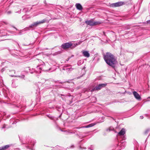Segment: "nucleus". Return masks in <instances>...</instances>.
I'll return each instance as SVG.
<instances>
[{
  "label": "nucleus",
  "mask_w": 150,
  "mask_h": 150,
  "mask_svg": "<svg viewBox=\"0 0 150 150\" xmlns=\"http://www.w3.org/2000/svg\"><path fill=\"white\" fill-rule=\"evenodd\" d=\"M147 23L149 24H150V20L148 21H147Z\"/></svg>",
  "instance_id": "obj_15"
},
{
  "label": "nucleus",
  "mask_w": 150,
  "mask_h": 150,
  "mask_svg": "<svg viewBox=\"0 0 150 150\" xmlns=\"http://www.w3.org/2000/svg\"><path fill=\"white\" fill-rule=\"evenodd\" d=\"M75 6L76 8L79 10H81L83 9L82 6L79 3L76 4Z\"/></svg>",
  "instance_id": "obj_6"
},
{
  "label": "nucleus",
  "mask_w": 150,
  "mask_h": 150,
  "mask_svg": "<svg viewBox=\"0 0 150 150\" xmlns=\"http://www.w3.org/2000/svg\"><path fill=\"white\" fill-rule=\"evenodd\" d=\"M124 4H125V3L124 2L120 1L111 4L110 5V6L112 7H116L122 6Z\"/></svg>",
  "instance_id": "obj_3"
},
{
  "label": "nucleus",
  "mask_w": 150,
  "mask_h": 150,
  "mask_svg": "<svg viewBox=\"0 0 150 150\" xmlns=\"http://www.w3.org/2000/svg\"><path fill=\"white\" fill-rule=\"evenodd\" d=\"M103 34H104V35H105V32H103Z\"/></svg>",
  "instance_id": "obj_16"
},
{
  "label": "nucleus",
  "mask_w": 150,
  "mask_h": 150,
  "mask_svg": "<svg viewBox=\"0 0 150 150\" xmlns=\"http://www.w3.org/2000/svg\"><path fill=\"white\" fill-rule=\"evenodd\" d=\"M9 147L8 145H6L0 148V150H5L7 149Z\"/></svg>",
  "instance_id": "obj_11"
},
{
  "label": "nucleus",
  "mask_w": 150,
  "mask_h": 150,
  "mask_svg": "<svg viewBox=\"0 0 150 150\" xmlns=\"http://www.w3.org/2000/svg\"><path fill=\"white\" fill-rule=\"evenodd\" d=\"M82 53L83 54V56L88 57H90V54L88 53V51H83L82 52Z\"/></svg>",
  "instance_id": "obj_7"
},
{
  "label": "nucleus",
  "mask_w": 150,
  "mask_h": 150,
  "mask_svg": "<svg viewBox=\"0 0 150 150\" xmlns=\"http://www.w3.org/2000/svg\"><path fill=\"white\" fill-rule=\"evenodd\" d=\"M125 134V129L122 128L121 131L118 133V134L120 136L123 135Z\"/></svg>",
  "instance_id": "obj_8"
},
{
  "label": "nucleus",
  "mask_w": 150,
  "mask_h": 150,
  "mask_svg": "<svg viewBox=\"0 0 150 150\" xmlns=\"http://www.w3.org/2000/svg\"><path fill=\"white\" fill-rule=\"evenodd\" d=\"M133 94L135 97L137 99H140L141 97L139 94L136 91H134Z\"/></svg>",
  "instance_id": "obj_5"
},
{
  "label": "nucleus",
  "mask_w": 150,
  "mask_h": 150,
  "mask_svg": "<svg viewBox=\"0 0 150 150\" xmlns=\"http://www.w3.org/2000/svg\"><path fill=\"white\" fill-rule=\"evenodd\" d=\"M39 25L38 22H36L32 23L30 26V28H33L37 27L38 25Z\"/></svg>",
  "instance_id": "obj_9"
},
{
  "label": "nucleus",
  "mask_w": 150,
  "mask_h": 150,
  "mask_svg": "<svg viewBox=\"0 0 150 150\" xmlns=\"http://www.w3.org/2000/svg\"><path fill=\"white\" fill-rule=\"evenodd\" d=\"M101 88L99 84L98 86H96L93 89H92L91 91H98L100 90Z\"/></svg>",
  "instance_id": "obj_10"
},
{
  "label": "nucleus",
  "mask_w": 150,
  "mask_h": 150,
  "mask_svg": "<svg viewBox=\"0 0 150 150\" xmlns=\"http://www.w3.org/2000/svg\"><path fill=\"white\" fill-rule=\"evenodd\" d=\"M108 129H107V131H108Z\"/></svg>",
  "instance_id": "obj_18"
},
{
  "label": "nucleus",
  "mask_w": 150,
  "mask_h": 150,
  "mask_svg": "<svg viewBox=\"0 0 150 150\" xmlns=\"http://www.w3.org/2000/svg\"><path fill=\"white\" fill-rule=\"evenodd\" d=\"M99 85L102 88L103 87H105L107 85V84L103 83V84H100Z\"/></svg>",
  "instance_id": "obj_13"
},
{
  "label": "nucleus",
  "mask_w": 150,
  "mask_h": 150,
  "mask_svg": "<svg viewBox=\"0 0 150 150\" xmlns=\"http://www.w3.org/2000/svg\"><path fill=\"white\" fill-rule=\"evenodd\" d=\"M103 58L107 64L113 68L115 67L117 62L112 54L110 52H107L105 55H104Z\"/></svg>",
  "instance_id": "obj_1"
},
{
  "label": "nucleus",
  "mask_w": 150,
  "mask_h": 150,
  "mask_svg": "<svg viewBox=\"0 0 150 150\" xmlns=\"http://www.w3.org/2000/svg\"><path fill=\"white\" fill-rule=\"evenodd\" d=\"M85 23L88 25L91 26H94L98 25L101 23L98 21H94L93 20L86 21Z\"/></svg>",
  "instance_id": "obj_2"
},
{
  "label": "nucleus",
  "mask_w": 150,
  "mask_h": 150,
  "mask_svg": "<svg viewBox=\"0 0 150 150\" xmlns=\"http://www.w3.org/2000/svg\"><path fill=\"white\" fill-rule=\"evenodd\" d=\"M72 46V44L70 42H67L62 44L61 47L64 49H66L69 48V47Z\"/></svg>",
  "instance_id": "obj_4"
},
{
  "label": "nucleus",
  "mask_w": 150,
  "mask_h": 150,
  "mask_svg": "<svg viewBox=\"0 0 150 150\" xmlns=\"http://www.w3.org/2000/svg\"><path fill=\"white\" fill-rule=\"evenodd\" d=\"M140 117L142 119H143V116H141Z\"/></svg>",
  "instance_id": "obj_17"
},
{
  "label": "nucleus",
  "mask_w": 150,
  "mask_h": 150,
  "mask_svg": "<svg viewBox=\"0 0 150 150\" xmlns=\"http://www.w3.org/2000/svg\"><path fill=\"white\" fill-rule=\"evenodd\" d=\"M47 20L46 19H44L43 20L41 21L38 22L39 25H40L41 24L43 23H45L46 22Z\"/></svg>",
  "instance_id": "obj_12"
},
{
  "label": "nucleus",
  "mask_w": 150,
  "mask_h": 150,
  "mask_svg": "<svg viewBox=\"0 0 150 150\" xmlns=\"http://www.w3.org/2000/svg\"><path fill=\"white\" fill-rule=\"evenodd\" d=\"M93 125H94L93 124H91L87 125L86 127H91L93 126Z\"/></svg>",
  "instance_id": "obj_14"
}]
</instances>
